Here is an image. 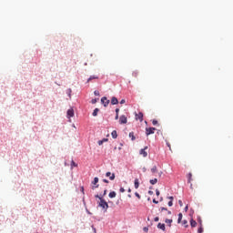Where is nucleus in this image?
<instances>
[{
	"label": "nucleus",
	"instance_id": "nucleus-1",
	"mask_svg": "<svg viewBox=\"0 0 233 233\" xmlns=\"http://www.w3.org/2000/svg\"><path fill=\"white\" fill-rule=\"evenodd\" d=\"M95 198L100 199L98 207H100L101 208H103V210H105V212H106V210H108V203L106 202V200H105L103 197H99V195H96Z\"/></svg>",
	"mask_w": 233,
	"mask_h": 233
},
{
	"label": "nucleus",
	"instance_id": "nucleus-2",
	"mask_svg": "<svg viewBox=\"0 0 233 233\" xmlns=\"http://www.w3.org/2000/svg\"><path fill=\"white\" fill-rule=\"evenodd\" d=\"M127 122H128V119L127 118V116L125 115L120 116V117H119L120 125H127Z\"/></svg>",
	"mask_w": 233,
	"mask_h": 233
},
{
	"label": "nucleus",
	"instance_id": "nucleus-3",
	"mask_svg": "<svg viewBox=\"0 0 233 233\" xmlns=\"http://www.w3.org/2000/svg\"><path fill=\"white\" fill-rule=\"evenodd\" d=\"M148 150V147H145L144 148L140 149L139 154L140 156H143V157H147L148 156V153L147 152Z\"/></svg>",
	"mask_w": 233,
	"mask_h": 233
},
{
	"label": "nucleus",
	"instance_id": "nucleus-4",
	"mask_svg": "<svg viewBox=\"0 0 233 233\" xmlns=\"http://www.w3.org/2000/svg\"><path fill=\"white\" fill-rule=\"evenodd\" d=\"M156 132V127H147L146 136H150Z\"/></svg>",
	"mask_w": 233,
	"mask_h": 233
},
{
	"label": "nucleus",
	"instance_id": "nucleus-5",
	"mask_svg": "<svg viewBox=\"0 0 233 233\" xmlns=\"http://www.w3.org/2000/svg\"><path fill=\"white\" fill-rule=\"evenodd\" d=\"M106 177H109L110 181H114V179H116V174L111 172H106Z\"/></svg>",
	"mask_w": 233,
	"mask_h": 233
},
{
	"label": "nucleus",
	"instance_id": "nucleus-6",
	"mask_svg": "<svg viewBox=\"0 0 233 233\" xmlns=\"http://www.w3.org/2000/svg\"><path fill=\"white\" fill-rule=\"evenodd\" d=\"M101 103L104 106H108L110 100L106 99V96L101 98Z\"/></svg>",
	"mask_w": 233,
	"mask_h": 233
},
{
	"label": "nucleus",
	"instance_id": "nucleus-7",
	"mask_svg": "<svg viewBox=\"0 0 233 233\" xmlns=\"http://www.w3.org/2000/svg\"><path fill=\"white\" fill-rule=\"evenodd\" d=\"M135 116H136L137 121L139 120L140 123H143V113L139 112L138 114L137 113Z\"/></svg>",
	"mask_w": 233,
	"mask_h": 233
},
{
	"label": "nucleus",
	"instance_id": "nucleus-8",
	"mask_svg": "<svg viewBox=\"0 0 233 233\" xmlns=\"http://www.w3.org/2000/svg\"><path fill=\"white\" fill-rule=\"evenodd\" d=\"M67 117L68 118L74 117V109L73 108H70L67 110Z\"/></svg>",
	"mask_w": 233,
	"mask_h": 233
},
{
	"label": "nucleus",
	"instance_id": "nucleus-9",
	"mask_svg": "<svg viewBox=\"0 0 233 233\" xmlns=\"http://www.w3.org/2000/svg\"><path fill=\"white\" fill-rule=\"evenodd\" d=\"M118 103H119V100H117V97L113 96L111 98V105H118Z\"/></svg>",
	"mask_w": 233,
	"mask_h": 233
},
{
	"label": "nucleus",
	"instance_id": "nucleus-10",
	"mask_svg": "<svg viewBox=\"0 0 233 233\" xmlns=\"http://www.w3.org/2000/svg\"><path fill=\"white\" fill-rule=\"evenodd\" d=\"M151 173L153 174V176H156V174H157V167L154 166L151 168Z\"/></svg>",
	"mask_w": 233,
	"mask_h": 233
},
{
	"label": "nucleus",
	"instance_id": "nucleus-11",
	"mask_svg": "<svg viewBox=\"0 0 233 233\" xmlns=\"http://www.w3.org/2000/svg\"><path fill=\"white\" fill-rule=\"evenodd\" d=\"M116 196H117V193H116V191H111L109 194H108V197L112 199L114 198H116Z\"/></svg>",
	"mask_w": 233,
	"mask_h": 233
},
{
	"label": "nucleus",
	"instance_id": "nucleus-12",
	"mask_svg": "<svg viewBox=\"0 0 233 233\" xmlns=\"http://www.w3.org/2000/svg\"><path fill=\"white\" fill-rule=\"evenodd\" d=\"M111 136H112L113 139H117V131L113 130L111 133Z\"/></svg>",
	"mask_w": 233,
	"mask_h": 233
},
{
	"label": "nucleus",
	"instance_id": "nucleus-13",
	"mask_svg": "<svg viewBox=\"0 0 233 233\" xmlns=\"http://www.w3.org/2000/svg\"><path fill=\"white\" fill-rule=\"evenodd\" d=\"M92 79H99V76H91L88 79H87V83H90L92 81Z\"/></svg>",
	"mask_w": 233,
	"mask_h": 233
},
{
	"label": "nucleus",
	"instance_id": "nucleus-14",
	"mask_svg": "<svg viewBox=\"0 0 233 233\" xmlns=\"http://www.w3.org/2000/svg\"><path fill=\"white\" fill-rule=\"evenodd\" d=\"M108 141V138H103L102 140L98 141V145L99 147H101V145H103L104 143H106Z\"/></svg>",
	"mask_w": 233,
	"mask_h": 233
},
{
	"label": "nucleus",
	"instance_id": "nucleus-15",
	"mask_svg": "<svg viewBox=\"0 0 233 233\" xmlns=\"http://www.w3.org/2000/svg\"><path fill=\"white\" fill-rule=\"evenodd\" d=\"M157 228H160V230H163V231H165V224H162V223H158V225H157Z\"/></svg>",
	"mask_w": 233,
	"mask_h": 233
},
{
	"label": "nucleus",
	"instance_id": "nucleus-16",
	"mask_svg": "<svg viewBox=\"0 0 233 233\" xmlns=\"http://www.w3.org/2000/svg\"><path fill=\"white\" fill-rule=\"evenodd\" d=\"M129 137L131 138V141H136V136L134 135V132L129 133Z\"/></svg>",
	"mask_w": 233,
	"mask_h": 233
},
{
	"label": "nucleus",
	"instance_id": "nucleus-17",
	"mask_svg": "<svg viewBox=\"0 0 233 233\" xmlns=\"http://www.w3.org/2000/svg\"><path fill=\"white\" fill-rule=\"evenodd\" d=\"M197 225H198V222H196V220H194V219H191V220H190V226H191L192 228L197 227Z\"/></svg>",
	"mask_w": 233,
	"mask_h": 233
},
{
	"label": "nucleus",
	"instance_id": "nucleus-18",
	"mask_svg": "<svg viewBox=\"0 0 233 233\" xmlns=\"http://www.w3.org/2000/svg\"><path fill=\"white\" fill-rule=\"evenodd\" d=\"M98 112H99V108H95L92 116H94V117H96V116H97Z\"/></svg>",
	"mask_w": 233,
	"mask_h": 233
},
{
	"label": "nucleus",
	"instance_id": "nucleus-19",
	"mask_svg": "<svg viewBox=\"0 0 233 233\" xmlns=\"http://www.w3.org/2000/svg\"><path fill=\"white\" fill-rule=\"evenodd\" d=\"M97 183H99V178L96 177L92 182V185H97Z\"/></svg>",
	"mask_w": 233,
	"mask_h": 233
},
{
	"label": "nucleus",
	"instance_id": "nucleus-20",
	"mask_svg": "<svg viewBox=\"0 0 233 233\" xmlns=\"http://www.w3.org/2000/svg\"><path fill=\"white\" fill-rule=\"evenodd\" d=\"M135 188H139V179H135Z\"/></svg>",
	"mask_w": 233,
	"mask_h": 233
},
{
	"label": "nucleus",
	"instance_id": "nucleus-21",
	"mask_svg": "<svg viewBox=\"0 0 233 233\" xmlns=\"http://www.w3.org/2000/svg\"><path fill=\"white\" fill-rule=\"evenodd\" d=\"M187 177V183H192V173H188Z\"/></svg>",
	"mask_w": 233,
	"mask_h": 233
},
{
	"label": "nucleus",
	"instance_id": "nucleus-22",
	"mask_svg": "<svg viewBox=\"0 0 233 233\" xmlns=\"http://www.w3.org/2000/svg\"><path fill=\"white\" fill-rule=\"evenodd\" d=\"M149 183L151 185H156L157 183V178H154V179L149 180Z\"/></svg>",
	"mask_w": 233,
	"mask_h": 233
},
{
	"label": "nucleus",
	"instance_id": "nucleus-23",
	"mask_svg": "<svg viewBox=\"0 0 233 233\" xmlns=\"http://www.w3.org/2000/svg\"><path fill=\"white\" fill-rule=\"evenodd\" d=\"M181 219H183V214H182V213H179V214H178L177 223H181Z\"/></svg>",
	"mask_w": 233,
	"mask_h": 233
},
{
	"label": "nucleus",
	"instance_id": "nucleus-24",
	"mask_svg": "<svg viewBox=\"0 0 233 233\" xmlns=\"http://www.w3.org/2000/svg\"><path fill=\"white\" fill-rule=\"evenodd\" d=\"M198 233H203V226H200L198 229Z\"/></svg>",
	"mask_w": 233,
	"mask_h": 233
},
{
	"label": "nucleus",
	"instance_id": "nucleus-25",
	"mask_svg": "<svg viewBox=\"0 0 233 233\" xmlns=\"http://www.w3.org/2000/svg\"><path fill=\"white\" fill-rule=\"evenodd\" d=\"M182 224L187 228L188 227V222L187 220H183Z\"/></svg>",
	"mask_w": 233,
	"mask_h": 233
},
{
	"label": "nucleus",
	"instance_id": "nucleus-26",
	"mask_svg": "<svg viewBox=\"0 0 233 233\" xmlns=\"http://www.w3.org/2000/svg\"><path fill=\"white\" fill-rule=\"evenodd\" d=\"M135 196H136L138 199H141V195H139V193L136 192V193H135Z\"/></svg>",
	"mask_w": 233,
	"mask_h": 233
},
{
	"label": "nucleus",
	"instance_id": "nucleus-27",
	"mask_svg": "<svg viewBox=\"0 0 233 233\" xmlns=\"http://www.w3.org/2000/svg\"><path fill=\"white\" fill-rule=\"evenodd\" d=\"M166 223H168L169 225H171V224H172V219L167 218V219H166Z\"/></svg>",
	"mask_w": 233,
	"mask_h": 233
},
{
	"label": "nucleus",
	"instance_id": "nucleus-28",
	"mask_svg": "<svg viewBox=\"0 0 233 233\" xmlns=\"http://www.w3.org/2000/svg\"><path fill=\"white\" fill-rule=\"evenodd\" d=\"M91 103H92V105H96V103H97V99H92Z\"/></svg>",
	"mask_w": 233,
	"mask_h": 233
},
{
	"label": "nucleus",
	"instance_id": "nucleus-29",
	"mask_svg": "<svg viewBox=\"0 0 233 233\" xmlns=\"http://www.w3.org/2000/svg\"><path fill=\"white\" fill-rule=\"evenodd\" d=\"M96 188H99V185H96V186H93V187H92V190H96Z\"/></svg>",
	"mask_w": 233,
	"mask_h": 233
},
{
	"label": "nucleus",
	"instance_id": "nucleus-30",
	"mask_svg": "<svg viewBox=\"0 0 233 233\" xmlns=\"http://www.w3.org/2000/svg\"><path fill=\"white\" fill-rule=\"evenodd\" d=\"M172 201H173V200H170V201L167 203L168 207H172V205H174V203H173Z\"/></svg>",
	"mask_w": 233,
	"mask_h": 233
},
{
	"label": "nucleus",
	"instance_id": "nucleus-31",
	"mask_svg": "<svg viewBox=\"0 0 233 233\" xmlns=\"http://www.w3.org/2000/svg\"><path fill=\"white\" fill-rule=\"evenodd\" d=\"M178 204L180 207H183V201L182 200H178Z\"/></svg>",
	"mask_w": 233,
	"mask_h": 233
},
{
	"label": "nucleus",
	"instance_id": "nucleus-32",
	"mask_svg": "<svg viewBox=\"0 0 233 233\" xmlns=\"http://www.w3.org/2000/svg\"><path fill=\"white\" fill-rule=\"evenodd\" d=\"M125 103H126L125 99H122V100L120 101V105H125Z\"/></svg>",
	"mask_w": 233,
	"mask_h": 233
},
{
	"label": "nucleus",
	"instance_id": "nucleus-33",
	"mask_svg": "<svg viewBox=\"0 0 233 233\" xmlns=\"http://www.w3.org/2000/svg\"><path fill=\"white\" fill-rule=\"evenodd\" d=\"M152 123L154 126H156V125H157V120H153Z\"/></svg>",
	"mask_w": 233,
	"mask_h": 233
},
{
	"label": "nucleus",
	"instance_id": "nucleus-34",
	"mask_svg": "<svg viewBox=\"0 0 233 233\" xmlns=\"http://www.w3.org/2000/svg\"><path fill=\"white\" fill-rule=\"evenodd\" d=\"M153 203H155L156 205H157V203H159V201L156 200V198L153 199Z\"/></svg>",
	"mask_w": 233,
	"mask_h": 233
},
{
	"label": "nucleus",
	"instance_id": "nucleus-35",
	"mask_svg": "<svg viewBox=\"0 0 233 233\" xmlns=\"http://www.w3.org/2000/svg\"><path fill=\"white\" fill-rule=\"evenodd\" d=\"M154 221H156V222L159 221V217L155 218Z\"/></svg>",
	"mask_w": 233,
	"mask_h": 233
},
{
	"label": "nucleus",
	"instance_id": "nucleus-36",
	"mask_svg": "<svg viewBox=\"0 0 233 233\" xmlns=\"http://www.w3.org/2000/svg\"><path fill=\"white\" fill-rule=\"evenodd\" d=\"M94 94L95 96H99V91H95Z\"/></svg>",
	"mask_w": 233,
	"mask_h": 233
},
{
	"label": "nucleus",
	"instance_id": "nucleus-37",
	"mask_svg": "<svg viewBox=\"0 0 233 233\" xmlns=\"http://www.w3.org/2000/svg\"><path fill=\"white\" fill-rule=\"evenodd\" d=\"M120 192L121 193L125 192V187H120Z\"/></svg>",
	"mask_w": 233,
	"mask_h": 233
},
{
	"label": "nucleus",
	"instance_id": "nucleus-38",
	"mask_svg": "<svg viewBox=\"0 0 233 233\" xmlns=\"http://www.w3.org/2000/svg\"><path fill=\"white\" fill-rule=\"evenodd\" d=\"M149 196H152L154 194V191H148Z\"/></svg>",
	"mask_w": 233,
	"mask_h": 233
},
{
	"label": "nucleus",
	"instance_id": "nucleus-39",
	"mask_svg": "<svg viewBox=\"0 0 233 233\" xmlns=\"http://www.w3.org/2000/svg\"><path fill=\"white\" fill-rule=\"evenodd\" d=\"M168 199H170V201H174V197H168Z\"/></svg>",
	"mask_w": 233,
	"mask_h": 233
},
{
	"label": "nucleus",
	"instance_id": "nucleus-40",
	"mask_svg": "<svg viewBox=\"0 0 233 233\" xmlns=\"http://www.w3.org/2000/svg\"><path fill=\"white\" fill-rule=\"evenodd\" d=\"M116 114L119 115V108L116 109Z\"/></svg>",
	"mask_w": 233,
	"mask_h": 233
},
{
	"label": "nucleus",
	"instance_id": "nucleus-41",
	"mask_svg": "<svg viewBox=\"0 0 233 233\" xmlns=\"http://www.w3.org/2000/svg\"><path fill=\"white\" fill-rule=\"evenodd\" d=\"M115 119H116V120L119 119V115L116 114L115 116Z\"/></svg>",
	"mask_w": 233,
	"mask_h": 233
},
{
	"label": "nucleus",
	"instance_id": "nucleus-42",
	"mask_svg": "<svg viewBox=\"0 0 233 233\" xmlns=\"http://www.w3.org/2000/svg\"><path fill=\"white\" fill-rule=\"evenodd\" d=\"M187 211H188V206H186L185 212H187Z\"/></svg>",
	"mask_w": 233,
	"mask_h": 233
},
{
	"label": "nucleus",
	"instance_id": "nucleus-43",
	"mask_svg": "<svg viewBox=\"0 0 233 233\" xmlns=\"http://www.w3.org/2000/svg\"><path fill=\"white\" fill-rule=\"evenodd\" d=\"M144 232H148V228H144Z\"/></svg>",
	"mask_w": 233,
	"mask_h": 233
},
{
	"label": "nucleus",
	"instance_id": "nucleus-44",
	"mask_svg": "<svg viewBox=\"0 0 233 233\" xmlns=\"http://www.w3.org/2000/svg\"><path fill=\"white\" fill-rule=\"evenodd\" d=\"M72 165L73 167H77V165H76V162L72 161Z\"/></svg>",
	"mask_w": 233,
	"mask_h": 233
},
{
	"label": "nucleus",
	"instance_id": "nucleus-45",
	"mask_svg": "<svg viewBox=\"0 0 233 233\" xmlns=\"http://www.w3.org/2000/svg\"><path fill=\"white\" fill-rule=\"evenodd\" d=\"M156 194H157V196H159L160 193H159L158 189L156 190Z\"/></svg>",
	"mask_w": 233,
	"mask_h": 233
},
{
	"label": "nucleus",
	"instance_id": "nucleus-46",
	"mask_svg": "<svg viewBox=\"0 0 233 233\" xmlns=\"http://www.w3.org/2000/svg\"><path fill=\"white\" fill-rule=\"evenodd\" d=\"M162 174H163V172H159L158 173V177H161Z\"/></svg>",
	"mask_w": 233,
	"mask_h": 233
},
{
	"label": "nucleus",
	"instance_id": "nucleus-47",
	"mask_svg": "<svg viewBox=\"0 0 233 233\" xmlns=\"http://www.w3.org/2000/svg\"><path fill=\"white\" fill-rule=\"evenodd\" d=\"M104 183H109L107 179H103Z\"/></svg>",
	"mask_w": 233,
	"mask_h": 233
},
{
	"label": "nucleus",
	"instance_id": "nucleus-48",
	"mask_svg": "<svg viewBox=\"0 0 233 233\" xmlns=\"http://www.w3.org/2000/svg\"><path fill=\"white\" fill-rule=\"evenodd\" d=\"M103 196H106V189L104 190Z\"/></svg>",
	"mask_w": 233,
	"mask_h": 233
},
{
	"label": "nucleus",
	"instance_id": "nucleus-49",
	"mask_svg": "<svg viewBox=\"0 0 233 233\" xmlns=\"http://www.w3.org/2000/svg\"><path fill=\"white\" fill-rule=\"evenodd\" d=\"M161 210H167V208H161Z\"/></svg>",
	"mask_w": 233,
	"mask_h": 233
},
{
	"label": "nucleus",
	"instance_id": "nucleus-50",
	"mask_svg": "<svg viewBox=\"0 0 233 233\" xmlns=\"http://www.w3.org/2000/svg\"><path fill=\"white\" fill-rule=\"evenodd\" d=\"M127 192H132V189L129 188Z\"/></svg>",
	"mask_w": 233,
	"mask_h": 233
},
{
	"label": "nucleus",
	"instance_id": "nucleus-51",
	"mask_svg": "<svg viewBox=\"0 0 233 233\" xmlns=\"http://www.w3.org/2000/svg\"><path fill=\"white\" fill-rule=\"evenodd\" d=\"M190 188H194V187H192V184L190 185Z\"/></svg>",
	"mask_w": 233,
	"mask_h": 233
},
{
	"label": "nucleus",
	"instance_id": "nucleus-52",
	"mask_svg": "<svg viewBox=\"0 0 233 233\" xmlns=\"http://www.w3.org/2000/svg\"><path fill=\"white\" fill-rule=\"evenodd\" d=\"M160 201H163V198H160Z\"/></svg>",
	"mask_w": 233,
	"mask_h": 233
},
{
	"label": "nucleus",
	"instance_id": "nucleus-53",
	"mask_svg": "<svg viewBox=\"0 0 233 233\" xmlns=\"http://www.w3.org/2000/svg\"><path fill=\"white\" fill-rule=\"evenodd\" d=\"M168 214H171V212H170V211H168Z\"/></svg>",
	"mask_w": 233,
	"mask_h": 233
}]
</instances>
